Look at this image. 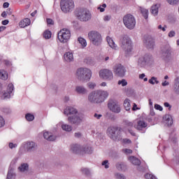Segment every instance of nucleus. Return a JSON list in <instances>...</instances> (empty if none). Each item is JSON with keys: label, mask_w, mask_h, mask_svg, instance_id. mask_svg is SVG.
Returning <instances> with one entry per match:
<instances>
[{"label": "nucleus", "mask_w": 179, "mask_h": 179, "mask_svg": "<svg viewBox=\"0 0 179 179\" xmlns=\"http://www.w3.org/2000/svg\"><path fill=\"white\" fill-rule=\"evenodd\" d=\"M108 97L107 91L95 90L88 95V101L92 104H101Z\"/></svg>", "instance_id": "nucleus-1"}, {"label": "nucleus", "mask_w": 179, "mask_h": 179, "mask_svg": "<svg viewBox=\"0 0 179 179\" xmlns=\"http://www.w3.org/2000/svg\"><path fill=\"white\" fill-rule=\"evenodd\" d=\"M76 76L80 82H89L92 79V70L87 68H79L76 71Z\"/></svg>", "instance_id": "nucleus-2"}, {"label": "nucleus", "mask_w": 179, "mask_h": 179, "mask_svg": "<svg viewBox=\"0 0 179 179\" xmlns=\"http://www.w3.org/2000/svg\"><path fill=\"white\" fill-rule=\"evenodd\" d=\"M120 48L124 51V54L128 55L132 52V41L128 36H124L120 39Z\"/></svg>", "instance_id": "nucleus-3"}, {"label": "nucleus", "mask_w": 179, "mask_h": 179, "mask_svg": "<svg viewBox=\"0 0 179 179\" xmlns=\"http://www.w3.org/2000/svg\"><path fill=\"white\" fill-rule=\"evenodd\" d=\"M88 38L93 45H100L103 41L101 34L97 31H91L88 33Z\"/></svg>", "instance_id": "nucleus-4"}, {"label": "nucleus", "mask_w": 179, "mask_h": 179, "mask_svg": "<svg viewBox=\"0 0 179 179\" xmlns=\"http://www.w3.org/2000/svg\"><path fill=\"white\" fill-rule=\"evenodd\" d=\"M60 8L63 13H69L75 9V1L73 0H61Z\"/></svg>", "instance_id": "nucleus-5"}, {"label": "nucleus", "mask_w": 179, "mask_h": 179, "mask_svg": "<svg viewBox=\"0 0 179 179\" xmlns=\"http://www.w3.org/2000/svg\"><path fill=\"white\" fill-rule=\"evenodd\" d=\"M108 136L113 141H120L121 137V129L117 127H110L107 129Z\"/></svg>", "instance_id": "nucleus-6"}, {"label": "nucleus", "mask_w": 179, "mask_h": 179, "mask_svg": "<svg viewBox=\"0 0 179 179\" xmlns=\"http://www.w3.org/2000/svg\"><path fill=\"white\" fill-rule=\"evenodd\" d=\"M123 23L129 30H133L136 26V20L135 17L131 14H127L123 17Z\"/></svg>", "instance_id": "nucleus-7"}, {"label": "nucleus", "mask_w": 179, "mask_h": 179, "mask_svg": "<svg viewBox=\"0 0 179 179\" xmlns=\"http://www.w3.org/2000/svg\"><path fill=\"white\" fill-rule=\"evenodd\" d=\"M57 38L60 43H68L71 38V31L68 29H63L57 34Z\"/></svg>", "instance_id": "nucleus-8"}, {"label": "nucleus", "mask_w": 179, "mask_h": 179, "mask_svg": "<svg viewBox=\"0 0 179 179\" xmlns=\"http://www.w3.org/2000/svg\"><path fill=\"white\" fill-rule=\"evenodd\" d=\"M67 121L69 124H71V125H80V124L83 122V116H82V115H80V113L69 115L67 117Z\"/></svg>", "instance_id": "nucleus-9"}, {"label": "nucleus", "mask_w": 179, "mask_h": 179, "mask_svg": "<svg viewBox=\"0 0 179 179\" xmlns=\"http://www.w3.org/2000/svg\"><path fill=\"white\" fill-rule=\"evenodd\" d=\"M77 16L81 22H89L92 19L90 11L86 9H80Z\"/></svg>", "instance_id": "nucleus-10"}, {"label": "nucleus", "mask_w": 179, "mask_h": 179, "mask_svg": "<svg viewBox=\"0 0 179 179\" xmlns=\"http://www.w3.org/2000/svg\"><path fill=\"white\" fill-rule=\"evenodd\" d=\"M108 108L115 114H120L121 113V105H120L117 101H109L108 103Z\"/></svg>", "instance_id": "nucleus-11"}, {"label": "nucleus", "mask_w": 179, "mask_h": 179, "mask_svg": "<svg viewBox=\"0 0 179 179\" xmlns=\"http://www.w3.org/2000/svg\"><path fill=\"white\" fill-rule=\"evenodd\" d=\"M22 148L28 153H32L37 150V144L33 141H26L22 144Z\"/></svg>", "instance_id": "nucleus-12"}, {"label": "nucleus", "mask_w": 179, "mask_h": 179, "mask_svg": "<svg viewBox=\"0 0 179 179\" xmlns=\"http://www.w3.org/2000/svg\"><path fill=\"white\" fill-rule=\"evenodd\" d=\"M99 76L105 80H113L114 76L113 75V71L108 69H103L99 71Z\"/></svg>", "instance_id": "nucleus-13"}, {"label": "nucleus", "mask_w": 179, "mask_h": 179, "mask_svg": "<svg viewBox=\"0 0 179 179\" xmlns=\"http://www.w3.org/2000/svg\"><path fill=\"white\" fill-rule=\"evenodd\" d=\"M160 55L162 58H170L171 57V47L166 44L161 48Z\"/></svg>", "instance_id": "nucleus-14"}, {"label": "nucleus", "mask_w": 179, "mask_h": 179, "mask_svg": "<svg viewBox=\"0 0 179 179\" xmlns=\"http://www.w3.org/2000/svg\"><path fill=\"white\" fill-rule=\"evenodd\" d=\"M114 72L117 76L124 78L125 76V72H127V70L125 69V67L122 66V64H117L114 68Z\"/></svg>", "instance_id": "nucleus-15"}, {"label": "nucleus", "mask_w": 179, "mask_h": 179, "mask_svg": "<svg viewBox=\"0 0 179 179\" xmlns=\"http://www.w3.org/2000/svg\"><path fill=\"white\" fill-rule=\"evenodd\" d=\"M143 43L147 48H150L151 50L155 48V39L153 37L150 36H145Z\"/></svg>", "instance_id": "nucleus-16"}, {"label": "nucleus", "mask_w": 179, "mask_h": 179, "mask_svg": "<svg viewBox=\"0 0 179 179\" xmlns=\"http://www.w3.org/2000/svg\"><path fill=\"white\" fill-rule=\"evenodd\" d=\"M15 89V87L13 86V84L10 83L8 85L7 87V92H4L3 94L1 95V99L4 100L5 99H10V94H12L13 90Z\"/></svg>", "instance_id": "nucleus-17"}, {"label": "nucleus", "mask_w": 179, "mask_h": 179, "mask_svg": "<svg viewBox=\"0 0 179 179\" xmlns=\"http://www.w3.org/2000/svg\"><path fill=\"white\" fill-rule=\"evenodd\" d=\"M70 150L74 155H82V145L79 144H71L70 145Z\"/></svg>", "instance_id": "nucleus-18"}, {"label": "nucleus", "mask_w": 179, "mask_h": 179, "mask_svg": "<svg viewBox=\"0 0 179 179\" xmlns=\"http://www.w3.org/2000/svg\"><path fill=\"white\" fill-rule=\"evenodd\" d=\"M64 113L65 115H75L79 114L78 110L72 106H68L64 109Z\"/></svg>", "instance_id": "nucleus-19"}, {"label": "nucleus", "mask_w": 179, "mask_h": 179, "mask_svg": "<svg viewBox=\"0 0 179 179\" xmlns=\"http://www.w3.org/2000/svg\"><path fill=\"white\" fill-rule=\"evenodd\" d=\"M92 153H93V148L92 146L89 145H82L81 155H92Z\"/></svg>", "instance_id": "nucleus-20"}, {"label": "nucleus", "mask_w": 179, "mask_h": 179, "mask_svg": "<svg viewBox=\"0 0 179 179\" xmlns=\"http://www.w3.org/2000/svg\"><path fill=\"white\" fill-rule=\"evenodd\" d=\"M163 121L168 127H171L173 125V116L169 114L165 115L163 117Z\"/></svg>", "instance_id": "nucleus-21"}, {"label": "nucleus", "mask_w": 179, "mask_h": 179, "mask_svg": "<svg viewBox=\"0 0 179 179\" xmlns=\"http://www.w3.org/2000/svg\"><path fill=\"white\" fill-rule=\"evenodd\" d=\"M173 92L175 94L179 96V77H177L174 80V83L173 85Z\"/></svg>", "instance_id": "nucleus-22"}, {"label": "nucleus", "mask_w": 179, "mask_h": 179, "mask_svg": "<svg viewBox=\"0 0 179 179\" xmlns=\"http://www.w3.org/2000/svg\"><path fill=\"white\" fill-rule=\"evenodd\" d=\"M43 138L46 139V141H48L49 142H52L57 139V137L55 136L52 135V134L48 131H45V133H43Z\"/></svg>", "instance_id": "nucleus-23"}, {"label": "nucleus", "mask_w": 179, "mask_h": 179, "mask_svg": "<svg viewBox=\"0 0 179 179\" xmlns=\"http://www.w3.org/2000/svg\"><path fill=\"white\" fill-rule=\"evenodd\" d=\"M106 41L110 48H113V50H118V46L115 44V42H114V40H113L111 37L108 36L106 38Z\"/></svg>", "instance_id": "nucleus-24"}, {"label": "nucleus", "mask_w": 179, "mask_h": 179, "mask_svg": "<svg viewBox=\"0 0 179 179\" xmlns=\"http://www.w3.org/2000/svg\"><path fill=\"white\" fill-rule=\"evenodd\" d=\"M16 178V173L15 169L10 167L7 173L6 179H15Z\"/></svg>", "instance_id": "nucleus-25"}, {"label": "nucleus", "mask_w": 179, "mask_h": 179, "mask_svg": "<svg viewBox=\"0 0 179 179\" xmlns=\"http://www.w3.org/2000/svg\"><path fill=\"white\" fill-rule=\"evenodd\" d=\"M76 92L78 94H87V89L82 85H78L76 87Z\"/></svg>", "instance_id": "nucleus-26"}, {"label": "nucleus", "mask_w": 179, "mask_h": 179, "mask_svg": "<svg viewBox=\"0 0 179 179\" xmlns=\"http://www.w3.org/2000/svg\"><path fill=\"white\" fill-rule=\"evenodd\" d=\"M64 59L66 62H73V53L71 52H67L64 54Z\"/></svg>", "instance_id": "nucleus-27"}, {"label": "nucleus", "mask_w": 179, "mask_h": 179, "mask_svg": "<svg viewBox=\"0 0 179 179\" xmlns=\"http://www.w3.org/2000/svg\"><path fill=\"white\" fill-rule=\"evenodd\" d=\"M19 171L21 173H27L29 171V164L23 163L18 167Z\"/></svg>", "instance_id": "nucleus-28"}, {"label": "nucleus", "mask_w": 179, "mask_h": 179, "mask_svg": "<svg viewBox=\"0 0 179 179\" xmlns=\"http://www.w3.org/2000/svg\"><path fill=\"white\" fill-rule=\"evenodd\" d=\"M129 160L134 166H141V160L134 156L129 157Z\"/></svg>", "instance_id": "nucleus-29"}, {"label": "nucleus", "mask_w": 179, "mask_h": 179, "mask_svg": "<svg viewBox=\"0 0 179 179\" xmlns=\"http://www.w3.org/2000/svg\"><path fill=\"white\" fill-rule=\"evenodd\" d=\"M30 23H31L30 19L24 18L23 20L20 22L19 26L22 28L27 27V26H30Z\"/></svg>", "instance_id": "nucleus-30"}, {"label": "nucleus", "mask_w": 179, "mask_h": 179, "mask_svg": "<svg viewBox=\"0 0 179 179\" xmlns=\"http://www.w3.org/2000/svg\"><path fill=\"white\" fill-rule=\"evenodd\" d=\"M151 13L153 15V16H157L159 14V5L155 4L151 7Z\"/></svg>", "instance_id": "nucleus-31"}, {"label": "nucleus", "mask_w": 179, "mask_h": 179, "mask_svg": "<svg viewBox=\"0 0 179 179\" xmlns=\"http://www.w3.org/2000/svg\"><path fill=\"white\" fill-rule=\"evenodd\" d=\"M148 127V124L144 121L140 120L137 122L136 129L138 131H141L142 128H146Z\"/></svg>", "instance_id": "nucleus-32"}, {"label": "nucleus", "mask_w": 179, "mask_h": 179, "mask_svg": "<svg viewBox=\"0 0 179 179\" xmlns=\"http://www.w3.org/2000/svg\"><path fill=\"white\" fill-rule=\"evenodd\" d=\"M123 105L126 111L131 110V101L129 99L124 100Z\"/></svg>", "instance_id": "nucleus-33"}, {"label": "nucleus", "mask_w": 179, "mask_h": 179, "mask_svg": "<svg viewBox=\"0 0 179 179\" xmlns=\"http://www.w3.org/2000/svg\"><path fill=\"white\" fill-rule=\"evenodd\" d=\"M140 10L144 18L148 19L149 17V10L148 9L140 7Z\"/></svg>", "instance_id": "nucleus-34"}, {"label": "nucleus", "mask_w": 179, "mask_h": 179, "mask_svg": "<svg viewBox=\"0 0 179 179\" xmlns=\"http://www.w3.org/2000/svg\"><path fill=\"white\" fill-rule=\"evenodd\" d=\"M146 65V60H145V57H140L138 61V66L139 68H143Z\"/></svg>", "instance_id": "nucleus-35"}, {"label": "nucleus", "mask_w": 179, "mask_h": 179, "mask_svg": "<svg viewBox=\"0 0 179 179\" xmlns=\"http://www.w3.org/2000/svg\"><path fill=\"white\" fill-rule=\"evenodd\" d=\"M116 169L119 171H124V170L126 169V166L123 162H118L116 164Z\"/></svg>", "instance_id": "nucleus-36"}, {"label": "nucleus", "mask_w": 179, "mask_h": 179, "mask_svg": "<svg viewBox=\"0 0 179 179\" xmlns=\"http://www.w3.org/2000/svg\"><path fill=\"white\" fill-rule=\"evenodd\" d=\"M81 172L84 176H86L87 177H92V173L90 172V170L87 168H82Z\"/></svg>", "instance_id": "nucleus-37"}, {"label": "nucleus", "mask_w": 179, "mask_h": 179, "mask_svg": "<svg viewBox=\"0 0 179 179\" xmlns=\"http://www.w3.org/2000/svg\"><path fill=\"white\" fill-rule=\"evenodd\" d=\"M62 129L66 132H71V131H72V126L71 124H63L62 125Z\"/></svg>", "instance_id": "nucleus-38"}, {"label": "nucleus", "mask_w": 179, "mask_h": 179, "mask_svg": "<svg viewBox=\"0 0 179 179\" xmlns=\"http://www.w3.org/2000/svg\"><path fill=\"white\" fill-rule=\"evenodd\" d=\"M0 79L6 80L8 79V73L4 70H0Z\"/></svg>", "instance_id": "nucleus-39"}, {"label": "nucleus", "mask_w": 179, "mask_h": 179, "mask_svg": "<svg viewBox=\"0 0 179 179\" xmlns=\"http://www.w3.org/2000/svg\"><path fill=\"white\" fill-rule=\"evenodd\" d=\"M144 59L145 60L146 64H153V57L152 56H149L146 55L144 56Z\"/></svg>", "instance_id": "nucleus-40"}, {"label": "nucleus", "mask_w": 179, "mask_h": 179, "mask_svg": "<svg viewBox=\"0 0 179 179\" xmlns=\"http://www.w3.org/2000/svg\"><path fill=\"white\" fill-rule=\"evenodd\" d=\"M78 41L80 43L82 47H86V45H87V43L86 42V40L82 37L78 38Z\"/></svg>", "instance_id": "nucleus-41"}, {"label": "nucleus", "mask_w": 179, "mask_h": 179, "mask_svg": "<svg viewBox=\"0 0 179 179\" xmlns=\"http://www.w3.org/2000/svg\"><path fill=\"white\" fill-rule=\"evenodd\" d=\"M25 118H26L27 121L31 122L34 120V115H33L31 113H27L25 115Z\"/></svg>", "instance_id": "nucleus-42"}, {"label": "nucleus", "mask_w": 179, "mask_h": 179, "mask_svg": "<svg viewBox=\"0 0 179 179\" xmlns=\"http://www.w3.org/2000/svg\"><path fill=\"white\" fill-rule=\"evenodd\" d=\"M148 82L150 85H155V83H156V85H159V80H157V78L155 76L152 77Z\"/></svg>", "instance_id": "nucleus-43"}, {"label": "nucleus", "mask_w": 179, "mask_h": 179, "mask_svg": "<svg viewBox=\"0 0 179 179\" xmlns=\"http://www.w3.org/2000/svg\"><path fill=\"white\" fill-rule=\"evenodd\" d=\"M115 179H127L125 176L120 173H115Z\"/></svg>", "instance_id": "nucleus-44"}, {"label": "nucleus", "mask_w": 179, "mask_h": 179, "mask_svg": "<svg viewBox=\"0 0 179 179\" xmlns=\"http://www.w3.org/2000/svg\"><path fill=\"white\" fill-rule=\"evenodd\" d=\"M43 37H44V38H45V40L50 39V38L51 37L50 31H49V30L45 31L43 33Z\"/></svg>", "instance_id": "nucleus-45"}, {"label": "nucleus", "mask_w": 179, "mask_h": 179, "mask_svg": "<svg viewBox=\"0 0 179 179\" xmlns=\"http://www.w3.org/2000/svg\"><path fill=\"white\" fill-rule=\"evenodd\" d=\"M166 1L168 2V3H169V5H178L179 3V0H166Z\"/></svg>", "instance_id": "nucleus-46"}, {"label": "nucleus", "mask_w": 179, "mask_h": 179, "mask_svg": "<svg viewBox=\"0 0 179 179\" xmlns=\"http://www.w3.org/2000/svg\"><path fill=\"white\" fill-rule=\"evenodd\" d=\"M124 125H126V127H129V128H132V127H134V123L129 120H124Z\"/></svg>", "instance_id": "nucleus-47"}, {"label": "nucleus", "mask_w": 179, "mask_h": 179, "mask_svg": "<svg viewBox=\"0 0 179 179\" xmlns=\"http://www.w3.org/2000/svg\"><path fill=\"white\" fill-rule=\"evenodd\" d=\"M117 85H121L122 87L127 86V85H128V82H127V80L122 79V80H119L117 82Z\"/></svg>", "instance_id": "nucleus-48"}, {"label": "nucleus", "mask_w": 179, "mask_h": 179, "mask_svg": "<svg viewBox=\"0 0 179 179\" xmlns=\"http://www.w3.org/2000/svg\"><path fill=\"white\" fill-rule=\"evenodd\" d=\"M145 178H146V179H157V178L155 176V175H153L152 173L145 174Z\"/></svg>", "instance_id": "nucleus-49"}, {"label": "nucleus", "mask_w": 179, "mask_h": 179, "mask_svg": "<svg viewBox=\"0 0 179 179\" xmlns=\"http://www.w3.org/2000/svg\"><path fill=\"white\" fill-rule=\"evenodd\" d=\"M101 166H104L105 169H109L110 163H108V160H105V161L102 162Z\"/></svg>", "instance_id": "nucleus-50"}, {"label": "nucleus", "mask_w": 179, "mask_h": 179, "mask_svg": "<svg viewBox=\"0 0 179 179\" xmlns=\"http://www.w3.org/2000/svg\"><path fill=\"white\" fill-rule=\"evenodd\" d=\"M3 127H5V119L0 115V128H3Z\"/></svg>", "instance_id": "nucleus-51"}, {"label": "nucleus", "mask_w": 179, "mask_h": 179, "mask_svg": "<svg viewBox=\"0 0 179 179\" xmlns=\"http://www.w3.org/2000/svg\"><path fill=\"white\" fill-rule=\"evenodd\" d=\"M168 36L171 38L173 37H176V31L171 30L169 32Z\"/></svg>", "instance_id": "nucleus-52"}, {"label": "nucleus", "mask_w": 179, "mask_h": 179, "mask_svg": "<svg viewBox=\"0 0 179 179\" xmlns=\"http://www.w3.org/2000/svg\"><path fill=\"white\" fill-rule=\"evenodd\" d=\"M87 87L89 89H94L96 87V84L93 82H90L87 83Z\"/></svg>", "instance_id": "nucleus-53"}, {"label": "nucleus", "mask_w": 179, "mask_h": 179, "mask_svg": "<svg viewBox=\"0 0 179 179\" xmlns=\"http://www.w3.org/2000/svg\"><path fill=\"white\" fill-rule=\"evenodd\" d=\"M8 147L10 149H15V148H17V144L13 143H9Z\"/></svg>", "instance_id": "nucleus-54"}, {"label": "nucleus", "mask_w": 179, "mask_h": 179, "mask_svg": "<svg viewBox=\"0 0 179 179\" xmlns=\"http://www.w3.org/2000/svg\"><path fill=\"white\" fill-rule=\"evenodd\" d=\"M155 110H159V111H163V107H162V106H160L157 103H156L155 105Z\"/></svg>", "instance_id": "nucleus-55"}, {"label": "nucleus", "mask_w": 179, "mask_h": 179, "mask_svg": "<svg viewBox=\"0 0 179 179\" xmlns=\"http://www.w3.org/2000/svg\"><path fill=\"white\" fill-rule=\"evenodd\" d=\"M2 111L6 114H9V113H10V109L9 108H3Z\"/></svg>", "instance_id": "nucleus-56"}, {"label": "nucleus", "mask_w": 179, "mask_h": 179, "mask_svg": "<svg viewBox=\"0 0 179 179\" xmlns=\"http://www.w3.org/2000/svg\"><path fill=\"white\" fill-rule=\"evenodd\" d=\"M123 152L126 154V155H131V153H132V150H129V149H124L123 150Z\"/></svg>", "instance_id": "nucleus-57"}, {"label": "nucleus", "mask_w": 179, "mask_h": 179, "mask_svg": "<svg viewBox=\"0 0 179 179\" xmlns=\"http://www.w3.org/2000/svg\"><path fill=\"white\" fill-rule=\"evenodd\" d=\"M164 107H166L169 108V111L171 110V105H170V103H169L168 102H165L164 103Z\"/></svg>", "instance_id": "nucleus-58"}, {"label": "nucleus", "mask_w": 179, "mask_h": 179, "mask_svg": "<svg viewBox=\"0 0 179 179\" xmlns=\"http://www.w3.org/2000/svg\"><path fill=\"white\" fill-rule=\"evenodd\" d=\"M166 27H167L164 26L162 27V24H160L157 27V29L159 30H162V31H166Z\"/></svg>", "instance_id": "nucleus-59"}, {"label": "nucleus", "mask_w": 179, "mask_h": 179, "mask_svg": "<svg viewBox=\"0 0 179 179\" xmlns=\"http://www.w3.org/2000/svg\"><path fill=\"white\" fill-rule=\"evenodd\" d=\"M94 117L95 118H96L97 120H100L101 118V117H103V115H101V114H97V113H95L94 115Z\"/></svg>", "instance_id": "nucleus-60"}, {"label": "nucleus", "mask_w": 179, "mask_h": 179, "mask_svg": "<svg viewBox=\"0 0 179 179\" xmlns=\"http://www.w3.org/2000/svg\"><path fill=\"white\" fill-rule=\"evenodd\" d=\"M47 23H48V24H54V21L50 18H48Z\"/></svg>", "instance_id": "nucleus-61"}, {"label": "nucleus", "mask_w": 179, "mask_h": 179, "mask_svg": "<svg viewBox=\"0 0 179 179\" xmlns=\"http://www.w3.org/2000/svg\"><path fill=\"white\" fill-rule=\"evenodd\" d=\"M110 120H111V121H115V120H117V116H115V115H112L110 117Z\"/></svg>", "instance_id": "nucleus-62"}, {"label": "nucleus", "mask_w": 179, "mask_h": 179, "mask_svg": "<svg viewBox=\"0 0 179 179\" xmlns=\"http://www.w3.org/2000/svg\"><path fill=\"white\" fill-rule=\"evenodd\" d=\"M110 19H111V17L110 15H106L103 18V20H105V22H108V20H110Z\"/></svg>", "instance_id": "nucleus-63"}, {"label": "nucleus", "mask_w": 179, "mask_h": 179, "mask_svg": "<svg viewBox=\"0 0 179 179\" xmlns=\"http://www.w3.org/2000/svg\"><path fill=\"white\" fill-rule=\"evenodd\" d=\"M9 23V20H3L1 22V24L3 25V26H6V24H8Z\"/></svg>", "instance_id": "nucleus-64"}]
</instances>
